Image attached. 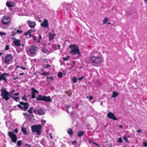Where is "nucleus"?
<instances>
[{
  "label": "nucleus",
  "instance_id": "16",
  "mask_svg": "<svg viewBox=\"0 0 147 147\" xmlns=\"http://www.w3.org/2000/svg\"><path fill=\"white\" fill-rule=\"evenodd\" d=\"M5 76H9V74L6 73H3L2 74H1L0 76V81H1L2 80H4V81H7V79L5 77Z\"/></svg>",
  "mask_w": 147,
  "mask_h": 147
},
{
  "label": "nucleus",
  "instance_id": "12",
  "mask_svg": "<svg viewBox=\"0 0 147 147\" xmlns=\"http://www.w3.org/2000/svg\"><path fill=\"white\" fill-rule=\"evenodd\" d=\"M12 56L11 55L7 54L5 57L4 62L6 64H9V62L12 60Z\"/></svg>",
  "mask_w": 147,
  "mask_h": 147
},
{
  "label": "nucleus",
  "instance_id": "31",
  "mask_svg": "<svg viewBox=\"0 0 147 147\" xmlns=\"http://www.w3.org/2000/svg\"><path fill=\"white\" fill-rule=\"evenodd\" d=\"M41 74L42 75L46 76L49 75V73L48 72L44 71Z\"/></svg>",
  "mask_w": 147,
  "mask_h": 147
},
{
  "label": "nucleus",
  "instance_id": "64",
  "mask_svg": "<svg viewBox=\"0 0 147 147\" xmlns=\"http://www.w3.org/2000/svg\"><path fill=\"white\" fill-rule=\"evenodd\" d=\"M50 138H51V139H53V136H52L51 135V133H50Z\"/></svg>",
  "mask_w": 147,
  "mask_h": 147
},
{
  "label": "nucleus",
  "instance_id": "20",
  "mask_svg": "<svg viewBox=\"0 0 147 147\" xmlns=\"http://www.w3.org/2000/svg\"><path fill=\"white\" fill-rule=\"evenodd\" d=\"M85 131H79L77 132V136L79 137H81L84 134Z\"/></svg>",
  "mask_w": 147,
  "mask_h": 147
},
{
  "label": "nucleus",
  "instance_id": "36",
  "mask_svg": "<svg viewBox=\"0 0 147 147\" xmlns=\"http://www.w3.org/2000/svg\"><path fill=\"white\" fill-rule=\"evenodd\" d=\"M46 122V121L43 119H42L41 120V124L42 126H44Z\"/></svg>",
  "mask_w": 147,
  "mask_h": 147
},
{
  "label": "nucleus",
  "instance_id": "50",
  "mask_svg": "<svg viewBox=\"0 0 147 147\" xmlns=\"http://www.w3.org/2000/svg\"><path fill=\"white\" fill-rule=\"evenodd\" d=\"M84 78V76H82L81 77L78 78V79L79 81H81L83 78Z\"/></svg>",
  "mask_w": 147,
  "mask_h": 147
},
{
  "label": "nucleus",
  "instance_id": "41",
  "mask_svg": "<svg viewBox=\"0 0 147 147\" xmlns=\"http://www.w3.org/2000/svg\"><path fill=\"white\" fill-rule=\"evenodd\" d=\"M117 142L120 143H122L123 142L122 139L121 138H118Z\"/></svg>",
  "mask_w": 147,
  "mask_h": 147
},
{
  "label": "nucleus",
  "instance_id": "1",
  "mask_svg": "<svg viewBox=\"0 0 147 147\" xmlns=\"http://www.w3.org/2000/svg\"><path fill=\"white\" fill-rule=\"evenodd\" d=\"M69 47L71 49L70 51V53L73 55H80V51L79 47L76 45L71 44L69 45Z\"/></svg>",
  "mask_w": 147,
  "mask_h": 147
},
{
  "label": "nucleus",
  "instance_id": "45",
  "mask_svg": "<svg viewBox=\"0 0 147 147\" xmlns=\"http://www.w3.org/2000/svg\"><path fill=\"white\" fill-rule=\"evenodd\" d=\"M22 99L26 101H27L28 100V99L25 96V95H24Z\"/></svg>",
  "mask_w": 147,
  "mask_h": 147
},
{
  "label": "nucleus",
  "instance_id": "56",
  "mask_svg": "<svg viewBox=\"0 0 147 147\" xmlns=\"http://www.w3.org/2000/svg\"><path fill=\"white\" fill-rule=\"evenodd\" d=\"M22 50V49H17V51L18 53H19Z\"/></svg>",
  "mask_w": 147,
  "mask_h": 147
},
{
  "label": "nucleus",
  "instance_id": "47",
  "mask_svg": "<svg viewBox=\"0 0 147 147\" xmlns=\"http://www.w3.org/2000/svg\"><path fill=\"white\" fill-rule=\"evenodd\" d=\"M143 144L144 146H145V147L147 146V142H143Z\"/></svg>",
  "mask_w": 147,
  "mask_h": 147
},
{
  "label": "nucleus",
  "instance_id": "52",
  "mask_svg": "<svg viewBox=\"0 0 147 147\" xmlns=\"http://www.w3.org/2000/svg\"><path fill=\"white\" fill-rule=\"evenodd\" d=\"M136 132L138 133H140L142 132V130L141 129H139L137 130L136 131Z\"/></svg>",
  "mask_w": 147,
  "mask_h": 147
},
{
  "label": "nucleus",
  "instance_id": "54",
  "mask_svg": "<svg viewBox=\"0 0 147 147\" xmlns=\"http://www.w3.org/2000/svg\"><path fill=\"white\" fill-rule=\"evenodd\" d=\"M93 99V97L92 96H90L89 98V100H91Z\"/></svg>",
  "mask_w": 147,
  "mask_h": 147
},
{
  "label": "nucleus",
  "instance_id": "44",
  "mask_svg": "<svg viewBox=\"0 0 147 147\" xmlns=\"http://www.w3.org/2000/svg\"><path fill=\"white\" fill-rule=\"evenodd\" d=\"M51 67V65H49V64H47L46 66L44 67L45 68H48L49 69Z\"/></svg>",
  "mask_w": 147,
  "mask_h": 147
},
{
  "label": "nucleus",
  "instance_id": "40",
  "mask_svg": "<svg viewBox=\"0 0 147 147\" xmlns=\"http://www.w3.org/2000/svg\"><path fill=\"white\" fill-rule=\"evenodd\" d=\"M6 33L5 32H0V36L2 37L3 36L6 35Z\"/></svg>",
  "mask_w": 147,
  "mask_h": 147
},
{
  "label": "nucleus",
  "instance_id": "57",
  "mask_svg": "<svg viewBox=\"0 0 147 147\" xmlns=\"http://www.w3.org/2000/svg\"><path fill=\"white\" fill-rule=\"evenodd\" d=\"M15 91V90H13L12 91L10 92L9 93L10 94H12Z\"/></svg>",
  "mask_w": 147,
  "mask_h": 147
},
{
  "label": "nucleus",
  "instance_id": "61",
  "mask_svg": "<svg viewBox=\"0 0 147 147\" xmlns=\"http://www.w3.org/2000/svg\"><path fill=\"white\" fill-rule=\"evenodd\" d=\"M28 34V33L27 32H25L24 33V34L25 36H27V35H28V34Z\"/></svg>",
  "mask_w": 147,
  "mask_h": 147
},
{
  "label": "nucleus",
  "instance_id": "21",
  "mask_svg": "<svg viewBox=\"0 0 147 147\" xmlns=\"http://www.w3.org/2000/svg\"><path fill=\"white\" fill-rule=\"evenodd\" d=\"M71 5L70 3L67 4L65 7L67 11L69 13H70L71 11L70 7Z\"/></svg>",
  "mask_w": 147,
  "mask_h": 147
},
{
  "label": "nucleus",
  "instance_id": "17",
  "mask_svg": "<svg viewBox=\"0 0 147 147\" xmlns=\"http://www.w3.org/2000/svg\"><path fill=\"white\" fill-rule=\"evenodd\" d=\"M6 5L9 7H12L14 6L15 4L13 1H9L6 2Z\"/></svg>",
  "mask_w": 147,
  "mask_h": 147
},
{
  "label": "nucleus",
  "instance_id": "7",
  "mask_svg": "<svg viewBox=\"0 0 147 147\" xmlns=\"http://www.w3.org/2000/svg\"><path fill=\"white\" fill-rule=\"evenodd\" d=\"M11 19L8 16H4L3 17L1 20L2 23L4 25L8 24L11 22Z\"/></svg>",
  "mask_w": 147,
  "mask_h": 147
},
{
  "label": "nucleus",
  "instance_id": "55",
  "mask_svg": "<svg viewBox=\"0 0 147 147\" xmlns=\"http://www.w3.org/2000/svg\"><path fill=\"white\" fill-rule=\"evenodd\" d=\"M92 143H93V144H94L95 145H96L97 146H99V145H98V144H97V143H95V142H93H93H92Z\"/></svg>",
  "mask_w": 147,
  "mask_h": 147
},
{
  "label": "nucleus",
  "instance_id": "29",
  "mask_svg": "<svg viewBox=\"0 0 147 147\" xmlns=\"http://www.w3.org/2000/svg\"><path fill=\"white\" fill-rule=\"evenodd\" d=\"M72 81L74 83H76L77 81V78L75 76H73L72 77Z\"/></svg>",
  "mask_w": 147,
  "mask_h": 147
},
{
  "label": "nucleus",
  "instance_id": "11",
  "mask_svg": "<svg viewBox=\"0 0 147 147\" xmlns=\"http://www.w3.org/2000/svg\"><path fill=\"white\" fill-rule=\"evenodd\" d=\"M11 39L14 40L13 43L15 46L18 47L21 45V42L20 40L17 39L15 38H11Z\"/></svg>",
  "mask_w": 147,
  "mask_h": 147
},
{
  "label": "nucleus",
  "instance_id": "48",
  "mask_svg": "<svg viewBox=\"0 0 147 147\" xmlns=\"http://www.w3.org/2000/svg\"><path fill=\"white\" fill-rule=\"evenodd\" d=\"M31 94V97L32 98H35V94Z\"/></svg>",
  "mask_w": 147,
  "mask_h": 147
},
{
  "label": "nucleus",
  "instance_id": "62",
  "mask_svg": "<svg viewBox=\"0 0 147 147\" xmlns=\"http://www.w3.org/2000/svg\"><path fill=\"white\" fill-rule=\"evenodd\" d=\"M19 94V92H18L17 93H16L14 94V95L15 96H18Z\"/></svg>",
  "mask_w": 147,
  "mask_h": 147
},
{
  "label": "nucleus",
  "instance_id": "10",
  "mask_svg": "<svg viewBox=\"0 0 147 147\" xmlns=\"http://www.w3.org/2000/svg\"><path fill=\"white\" fill-rule=\"evenodd\" d=\"M40 26L43 28H47L48 30H49L48 22L47 19H44L43 21L40 24Z\"/></svg>",
  "mask_w": 147,
  "mask_h": 147
},
{
  "label": "nucleus",
  "instance_id": "43",
  "mask_svg": "<svg viewBox=\"0 0 147 147\" xmlns=\"http://www.w3.org/2000/svg\"><path fill=\"white\" fill-rule=\"evenodd\" d=\"M40 143L43 145L44 146L45 145V143L44 140H42L40 141Z\"/></svg>",
  "mask_w": 147,
  "mask_h": 147
},
{
  "label": "nucleus",
  "instance_id": "3",
  "mask_svg": "<svg viewBox=\"0 0 147 147\" xmlns=\"http://www.w3.org/2000/svg\"><path fill=\"white\" fill-rule=\"evenodd\" d=\"M36 98L37 101H44L47 102H51L52 101L51 97L49 96L38 95Z\"/></svg>",
  "mask_w": 147,
  "mask_h": 147
},
{
  "label": "nucleus",
  "instance_id": "33",
  "mask_svg": "<svg viewBox=\"0 0 147 147\" xmlns=\"http://www.w3.org/2000/svg\"><path fill=\"white\" fill-rule=\"evenodd\" d=\"M33 107H31L30 109L28 111V113L32 114V111L33 110Z\"/></svg>",
  "mask_w": 147,
  "mask_h": 147
},
{
  "label": "nucleus",
  "instance_id": "2",
  "mask_svg": "<svg viewBox=\"0 0 147 147\" xmlns=\"http://www.w3.org/2000/svg\"><path fill=\"white\" fill-rule=\"evenodd\" d=\"M90 60L93 65L97 66L101 61V58L100 56L95 57L92 56L90 57Z\"/></svg>",
  "mask_w": 147,
  "mask_h": 147
},
{
  "label": "nucleus",
  "instance_id": "14",
  "mask_svg": "<svg viewBox=\"0 0 147 147\" xmlns=\"http://www.w3.org/2000/svg\"><path fill=\"white\" fill-rule=\"evenodd\" d=\"M107 117L109 119H113L114 120H117L118 119L116 117L113 113L109 112L107 114Z\"/></svg>",
  "mask_w": 147,
  "mask_h": 147
},
{
  "label": "nucleus",
  "instance_id": "53",
  "mask_svg": "<svg viewBox=\"0 0 147 147\" xmlns=\"http://www.w3.org/2000/svg\"><path fill=\"white\" fill-rule=\"evenodd\" d=\"M77 143L76 141H74L72 142V144L74 145Z\"/></svg>",
  "mask_w": 147,
  "mask_h": 147
},
{
  "label": "nucleus",
  "instance_id": "25",
  "mask_svg": "<svg viewBox=\"0 0 147 147\" xmlns=\"http://www.w3.org/2000/svg\"><path fill=\"white\" fill-rule=\"evenodd\" d=\"M67 132L70 136L72 135L73 134V131L71 128H69L67 130Z\"/></svg>",
  "mask_w": 147,
  "mask_h": 147
},
{
  "label": "nucleus",
  "instance_id": "34",
  "mask_svg": "<svg viewBox=\"0 0 147 147\" xmlns=\"http://www.w3.org/2000/svg\"><path fill=\"white\" fill-rule=\"evenodd\" d=\"M123 139L125 141L126 143H129L127 138L126 137V135H124L123 136Z\"/></svg>",
  "mask_w": 147,
  "mask_h": 147
},
{
  "label": "nucleus",
  "instance_id": "39",
  "mask_svg": "<svg viewBox=\"0 0 147 147\" xmlns=\"http://www.w3.org/2000/svg\"><path fill=\"white\" fill-rule=\"evenodd\" d=\"M22 143V141L21 140L18 141L17 143V145L18 146H20L21 144Z\"/></svg>",
  "mask_w": 147,
  "mask_h": 147
},
{
  "label": "nucleus",
  "instance_id": "37",
  "mask_svg": "<svg viewBox=\"0 0 147 147\" xmlns=\"http://www.w3.org/2000/svg\"><path fill=\"white\" fill-rule=\"evenodd\" d=\"M11 97L12 98H13L14 99L16 102L18 101V100L19 99V98L16 97L12 96H11Z\"/></svg>",
  "mask_w": 147,
  "mask_h": 147
},
{
  "label": "nucleus",
  "instance_id": "42",
  "mask_svg": "<svg viewBox=\"0 0 147 147\" xmlns=\"http://www.w3.org/2000/svg\"><path fill=\"white\" fill-rule=\"evenodd\" d=\"M47 79H51L52 81H53L54 80L53 79V76H51L50 77H47Z\"/></svg>",
  "mask_w": 147,
  "mask_h": 147
},
{
  "label": "nucleus",
  "instance_id": "13",
  "mask_svg": "<svg viewBox=\"0 0 147 147\" xmlns=\"http://www.w3.org/2000/svg\"><path fill=\"white\" fill-rule=\"evenodd\" d=\"M37 47L36 46H31L29 48L28 51L32 54H34L36 53Z\"/></svg>",
  "mask_w": 147,
  "mask_h": 147
},
{
  "label": "nucleus",
  "instance_id": "32",
  "mask_svg": "<svg viewBox=\"0 0 147 147\" xmlns=\"http://www.w3.org/2000/svg\"><path fill=\"white\" fill-rule=\"evenodd\" d=\"M58 76L59 78H61L63 77L62 73L61 72H59L58 74Z\"/></svg>",
  "mask_w": 147,
  "mask_h": 147
},
{
  "label": "nucleus",
  "instance_id": "63",
  "mask_svg": "<svg viewBox=\"0 0 147 147\" xmlns=\"http://www.w3.org/2000/svg\"><path fill=\"white\" fill-rule=\"evenodd\" d=\"M119 127L120 128H123V127L121 125H119Z\"/></svg>",
  "mask_w": 147,
  "mask_h": 147
},
{
  "label": "nucleus",
  "instance_id": "4",
  "mask_svg": "<svg viewBox=\"0 0 147 147\" xmlns=\"http://www.w3.org/2000/svg\"><path fill=\"white\" fill-rule=\"evenodd\" d=\"M42 126L41 125H34L31 126L32 131L33 132H36L37 135H40L41 132Z\"/></svg>",
  "mask_w": 147,
  "mask_h": 147
},
{
  "label": "nucleus",
  "instance_id": "6",
  "mask_svg": "<svg viewBox=\"0 0 147 147\" xmlns=\"http://www.w3.org/2000/svg\"><path fill=\"white\" fill-rule=\"evenodd\" d=\"M1 91L2 92L1 96L2 98L6 100H7L9 99L10 97L11 96L9 94V92L5 89L4 91H3L2 89L1 90Z\"/></svg>",
  "mask_w": 147,
  "mask_h": 147
},
{
  "label": "nucleus",
  "instance_id": "23",
  "mask_svg": "<svg viewBox=\"0 0 147 147\" xmlns=\"http://www.w3.org/2000/svg\"><path fill=\"white\" fill-rule=\"evenodd\" d=\"M31 90L32 91V92H31V94H35L37 93L38 94L39 93V92L36 90L34 88H32L31 89Z\"/></svg>",
  "mask_w": 147,
  "mask_h": 147
},
{
  "label": "nucleus",
  "instance_id": "38",
  "mask_svg": "<svg viewBox=\"0 0 147 147\" xmlns=\"http://www.w3.org/2000/svg\"><path fill=\"white\" fill-rule=\"evenodd\" d=\"M16 34H20L21 33L23 32V31L22 30H20L19 29L17 30L16 32Z\"/></svg>",
  "mask_w": 147,
  "mask_h": 147
},
{
  "label": "nucleus",
  "instance_id": "49",
  "mask_svg": "<svg viewBox=\"0 0 147 147\" xmlns=\"http://www.w3.org/2000/svg\"><path fill=\"white\" fill-rule=\"evenodd\" d=\"M23 114L24 116H26L27 117L29 114H28L27 113H23Z\"/></svg>",
  "mask_w": 147,
  "mask_h": 147
},
{
  "label": "nucleus",
  "instance_id": "28",
  "mask_svg": "<svg viewBox=\"0 0 147 147\" xmlns=\"http://www.w3.org/2000/svg\"><path fill=\"white\" fill-rule=\"evenodd\" d=\"M33 116L32 115L30 114L28 115L27 117L29 121H31L32 120V118H33Z\"/></svg>",
  "mask_w": 147,
  "mask_h": 147
},
{
  "label": "nucleus",
  "instance_id": "27",
  "mask_svg": "<svg viewBox=\"0 0 147 147\" xmlns=\"http://www.w3.org/2000/svg\"><path fill=\"white\" fill-rule=\"evenodd\" d=\"M109 21V18L107 17H105L103 20V23L105 24L107 23Z\"/></svg>",
  "mask_w": 147,
  "mask_h": 147
},
{
  "label": "nucleus",
  "instance_id": "60",
  "mask_svg": "<svg viewBox=\"0 0 147 147\" xmlns=\"http://www.w3.org/2000/svg\"><path fill=\"white\" fill-rule=\"evenodd\" d=\"M32 31H31V30H28L27 32H28V34H30L31 33V32Z\"/></svg>",
  "mask_w": 147,
  "mask_h": 147
},
{
  "label": "nucleus",
  "instance_id": "58",
  "mask_svg": "<svg viewBox=\"0 0 147 147\" xmlns=\"http://www.w3.org/2000/svg\"><path fill=\"white\" fill-rule=\"evenodd\" d=\"M20 68L24 70H25L26 69V68L25 67H23L21 66L20 67Z\"/></svg>",
  "mask_w": 147,
  "mask_h": 147
},
{
  "label": "nucleus",
  "instance_id": "18",
  "mask_svg": "<svg viewBox=\"0 0 147 147\" xmlns=\"http://www.w3.org/2000/svg\"><path fill=\"white\" fill-rule=\"evenodd\" d=\"M55 36H56V35L55 33L52 34L51 33H49V41H51L53 40Z\"/></svg>",
  "mask_w": 147,
  "mask_h": 147
},
{
  "label": "nucleus",
  "instance_id": "9",
  "mask_svg": "<svg viewBox=\"0 0 147 147\" xmlns=\"http://www.w3.org/2000/svg\"><path fill=\"white\" fill-rule=\"evenodd\" d=\"M37 35L38 36H32V39L34 42L38 43L41 39V36L38 34Z\"/></svg>",
  "mask_w": 147,
  "mask_h": 147
},
{
  "label": "nucleus",
  "instance_id": "5",
  "mask_svg": "<svg viewBox=\"0 0 147 147\" xmlns=\"http://www.w3.org/2000/svg\"><path fill=\"white\" fill-rule=\"evenodd\" d=\"M18 106L22 110L26 111L28 108L29 104L28 102H20V105H18Z\"/></svg>",
  "mask_w": 147,
  "mask_h": 147
},
{
  "label": "nucleus",
  "instance_id": "8",
  "mask_svg": "<svg viewBox=\"0 0 147 147\" xmlns=\"http://www.w3.org/2000/svg\"><path fill=\"white\" fill-rule=\"evenodd\" d=\"M8 133L9 136L11 139L12 141L16 143L17 140L16 135L13 132L11 131H9Z\"/></svg>",
  "mask_w": 147,
  "mask_h": 147
},
{
  "label": "nucleus",
  "instance_id": "59",
  "mask_svg": "<svg viewBox=\"0 0 147 147\" xmlns=\"http://www.w3.org/2000/svg\"><path fill=\"white\" fill-rule=\"evenodd\" d=\"M61 147H66V146L65 144H63L61 145Z\"/></svg>",
  "mask_w": 147,
  "mask_h": 147
},
{
  "label": "nucleus",
  "instance_id": "15",
  "mask_svg": "<svg viewBox=\"0 0 147 147\" xmlns=\"http://www.w3.org/2000/svg\"><path fill=\"white\" fill-rule=\"evenodd\" d=\"M27 23L29 26L31 28H34L36 24L35 22L31 21L30 20L27 21Z\"/></svg>",
  "mask_w": 147,
  "mask_h": 147
},
{
  "label": "nucleus",
  "instance_id": "35",
  "mask_svg": "<svg viewBox=\"0 0 147 147\" xmlns=\"http://www.w3.org/2000/svg\"><path fill=\"white\" fill-rule=\"evenodd\" d=\"M16 34V32L12 31L11 33L10 34V36L11 37H14L15 35Z\"/></svg>",
  "mask_w": 147,
  "mask_h": 147
},
{
  "label": "nucleus",
  "instance_id": "19",
  "mask_svg": "<svg viewBox=\"0 0 147 147\" xmlns=\"http://www.w3.org/2000/svg\"><path fill=\"white\" fill-rule=\"evenodd\" d=\"M45 111L43 109H40L38 110V114L39 115H42L45 113Z\"/></svg>",
  "mask_w": 147,
  "mask_h": 147
},
{
  "label": "nucleus",
  "instance_id": "24",
  "mask_svg": "<svg viewBox=\"0 0 147 147\" xmlns=\"http://www.w3.org/2000/svg\"><path fill=\"white\" fill-rule=\"evenodd\" d=\"M22 132L24 134L28 135V134L27 133L26 129L24 127H22L21 129Z\"/></svg>",
  "mask_w": 147,
  "mask_h": 147
},
{
  "label": "nucleus",
  "instance_id": "51",
  "mask_svg": "<svg viewBox=\"0 0 147 147\" xmlns=\"http://www.w3.org/2000/svg\"><path fill=\"white\" fill-rule=\"evenodd\" d=\"M14 132L15 133H17L18 132V130L17 128H16L14 130Z\"/></svg>",
  "mask_w": 147,
  "mask_h": 147
},
{
  "label": "nucleus",
  "instance_id": "46",
  "mask_svg": "<svg viewBox=\"0 0 147 147\" xmlns=\"http://www.w3.org/2000/svg\"><path fill=\"white\" fill-rule=\"evenodd\" d=\"M9 49V47L8 45H6L5 46V49L6 50H8Z\"/></svg>",
  "mask_w": 147,
  "mask_h": 147
},
{
  "label": "nucleus",
  "instance_id": "30",
  "mask_svg": "<svg viewBox=\"0 0 147 147\" xmlns=\"http://www.w3.org/2000/svg\"><path fill=\"white\" fill-rule=\"evenodd\" d=\"M70 58L69 55L67 56L66 57H64L63 58V59L65 61H67Z\"/></svg>",
  "mask_w": 147,
  "mask_h": 147
},
{
  "label": "nucleus",
  "instance_id": "26",
  "mask_svg": "<svg viewBox=\"0 0 147 147\" xmlns=\"http://www.w3.org/2000/svg\"><path fill=\"white\" fill-rule=\"evenodd\" d=\"M19 11L20 12L21 14H19V15H25V13L24 12V10L23 8H20L19 10Z\"/></svg>",
  "mask_w": 147,
  "mask_h": 147
},
{
  "label": "nucleus",
  "instance_id": "22",
  "mask_svg": "<svg viewBox=\"0 0 147 147\" xmlns=\"http://www.w3.org/2000/svg\"><path fill=\"white\" fill-rule=\"evenodd\" d=\"M119 94V93L117 91H114L113 92V94L111 96V97L113 98H115L118 96Z\"/></svg>",
  "mask_w": 147,
  "mask_h": 147
}]
</instances>
